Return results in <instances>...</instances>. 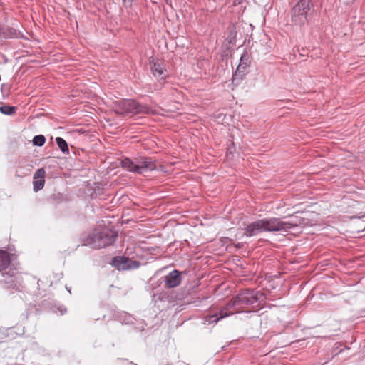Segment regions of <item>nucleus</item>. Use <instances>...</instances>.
Masks as SVG:
<instances>
[{
    "mask_svg": "<svg viewBox=\"0 0 365 365\" xmlns=\"http://www.w3.org/2000/svg\"><path fill=\"white\" fill-rule=\"evenodd\" d=\"M301 223L302 218L297 216H291L287 221L276 217L262 219L250 223L245 228L244 235L247 237H253L262 232H287Z\"/></svg>",
    "mask_w": 365,
    "mask_h": 365,
    "instance_id": "obj_1",
    "label": "nucleus"
},
{
    "mask_svg": "<svg viewBox=\"0 0 365 365\" xmlns=\"http://www.w3.org/2000/svg\"><path fill=\"white\" fill-rule=\"evenodd\" d=\"M262 297L260 292L254 289L242 290L227 304V307L221 309L218 314L206 317L205 321L209 324L217 323L220 319L232 314V312H227L228 308L232 307L236 312H240L247 305L257 307Z\"/></svg>",
    "mask_w": 365,
    "mask_h": 365,
    "instance_id": "obj_2",
    "label": "nucleus"
},
{
    "mask_svg": "<svg viewBox=\"0 0 365 365\" xmlns=\"http://www.w3.org/2000/svg\"><path fill=\"white\" fill-rule=\"evenodd\" d=\"M115 111L119 115L150 114L155 115V110L146 105L140 104L133 100H120L115 102Z\"/></svg>",
    "mask_w": 365,
    "mask_h": 365,
    "instance_id": "obj_3",
    "label": "nucleus"
},
{
    "mask_svg": "<svg viewBox=\"0 0 365 365\" xmlns=\"http://www.w3.org/2000/svg\"><path fill=\"white\" fill-rule=\"evenodd\" d=\"M117 233L111 230L104 229L101 231L95 230L89 240L91 246L101 249L112 245L117 238Z\"/></svg>",
    "mask_w": 365,
    "mask_h": 365,
    "instance_id": "obj_4",
    "label": "nucleus"
},
{
    "mask_svg": "<svg viewBox=\"0 0 365 365\" xmlns=\"http://www.w3.org/2000/svg\"><path fill=\"white\" fill-rule=\"evenodd\" d=\"M312 6L310 0H300L292 8L291 19L298 26H302L307 20V14Z\"/></svg>",
    "mask_w": 365,
    "mask_h": 365,
    "instance_id": "obj_5",
    "label": "nucleus"
},
{
    "mask_svg": "<svg viewBox=\"0 0 365 365\" xmlns=\"http://www.w3.org/2000/svg\"><path fill=\"white\" fill-rule=\"evenodd\" d=\"M112 264L118 269L123 270L137 269L140 264L139 262L124 256L115 257L113 259Z\"/></svg>",
    "mask_w": 365,
    "mask_h": 365,
    "instance_id": "obj_6",
    "label": "nucleus"
},
{
    "mask_svg": "<svg viewBox=\"0 0 365 365\" xmlns=\"http://www.w3.org/2000/svg\"><path fill=\"white\" fill-rule=\"evenodd\" d=\"M135 173L143 174L156 168L155 163L150 158L141 157L135 158Z\"/></svg>",
    "mask_w": 365,
    "mask_h": 365,
    "instance_id": "obj_7",
    "label": "nucleus"
},
{
    "mask_svg": "<svg viewBox=\"0 0 365 365\" xmlns=\"http://www.w3.org/2000/svg\"><path fill=\"white\" fill-rule=\"evenodd\" d=\"M250 56L247 53L242 54L240 59V63L237 68V70L232 76L233 81L237 78H242V77L245 76L246 69L250 66Z\"/></svg>",
    "mask_w": 365,
    "mask_h": 365,
    "instance_id": "obj_8",
    "label": "nucleus"
},
{
    "mask_svg": "<svg viewBox=\"0 0 365 365\" xmlns=\"http://www.w3.org/2000/svg\"><path fill=\"white\" fill-rule=\"evenodd\" d=\"M182 281L180 273L178 270H173L165 277V284L168 288H173L178 286Z\"/></svg>",
    "mask_w": 365,
    "mask_h": 365,
    "instance_id": "obj_9",
    "label": "nucleus"
},
{
    "mask_svg": "<svg viewBox=\"0 0 365 365\" xmlns=\"http://www.w3.org/2000/svg\"><path fill=\"white\" fill-rule=\"evenodd\" d=\"M151 71L154 76L164 79L167 76V71L163 64L155 62H150Z\"/></svg>",
    "mask_w": 365,
    "mask_h": 365,
    "instance_id": "obj_10",
    "label": "nucleus"
},
{
    "mask_svg": "<svg viewBox=\"0 0 365 365\" xmlns=\"http://www.w3.org/2000/svg\"><path fill=\"white\" fill-rule=\"evenodd\" d=\"M11 255L6 251L0 250V271L6 270L11 262Z\"/></svg>",
    "mask_w": 365,
    "mask_h": 365,
    "instance_id": "obj_11",
    "label": "nucleus"
},
{
    "mask_svg": "<svg viewBox=\"0 0 365 365\" xmlns=\"http://www.w3.org/2000/svg\"><path fill=\"white\" fill-rule=\"evenodd\" d=\"M121 165L122 167L127 170L135 173V160L132 161L128 158H125L121 161Z\"/></svg>",
    "mask_w": 365,
    "mask_h": 365,
    "instance_id": "obj_12",
    "label": "nucleus"
},
{
    "mask_svg": "<svg viewBox=\"0 0 365 365\" xmlns=\"http://www.w3.org/2000/svg\"><path fill=\"white\" fill-rule=\"evenodd\" d=\"M16 110V107L4 105L0 107V112L4 115H11Z\"/></svg>",
    "mask_w": 365,
    "mask_h": 365,
    "instance_id": "obj_13",
    "label": "nucleus"
},
{
    "mask_svg": "<svg viewBox=\"0 0 365 365\" xmlns=\"http://www.w3.org/2000/svg\"><path fill=\"white\" fill-rule=\"evenodd\" d=\"M56 143L59 148V149L63 152V153H66V152H68V145H67V143L66 142V140H64L61 137H57L56 138Z\"/></svg>",
    "mask_w": 365,
    "mask_h": 365,
    "instance_id": "obj_14",
    "label": "nucleus"
},
{
    "mask_svg": "<svg viewBox=\"0 0 365 365\" xmlns=\"http://www.w3.org/2000/svg\"><path fill=\"white\" fill-rule=\"evenodd\" d=\"M45 180L44 179L36 180L33 182L34 190L35 192H38L43 189L44 186Z\"/></svg>",
    "mask_w": 365,
    "mask_h": 365,
    "instance_id": "obj_15",
    "label": "nucleus"
},
{
    "mask_svg": "<svg viewBox=\"0 0 365 365\" xmlns=\"http://www.w3.org/2000/svg\"><path fill=\"white\" fill-rule=\"evenodd\" d=\"M45 141H46V138L42 135H36L33 138L34 145H37V146H42L45 143Z\"/></svg>",
    "mask_w": 365,
    "mask_h": 365,
    "instance_id": "obj_16",
    "label": "nucleus"
},
{
    "mask_svg": "<svg viewBox=\"0 0 365 365\" xmlns=\"http://www.w3.org/2000/svg\"><path fill=\"white\" fill-rule=\"evenodd\" d=\"M45 177V170L43 168L38 169L34 173V178L36 180L44 179Z\"/></svg>",
    "mask_w": 365,
    "mask_h": 365,
    "instance_id": "obj_17",
    "label": "nucleus"
},
{
    "mask_svg": "<svg viewBox=\"0 0 365 365\" xmlns=\"http://www.w3.org/2000/svg\"><path fill=\"white\" fill-rule=\"evenodd\" d=\"M18 273V271H17V269L16 267L14 268H12L11 267L9 268V270L5 273L3 274V275L4 274H7L10 277H14L15 276L16 274H17Z\"/></svg>",
    "mask_w": 365,
    "mask_h": 365,
    "instance_id": "obj_18",
    "label": "nucleus"
},
{
    "mask_svg": "<svg viewBox=\"0 0 365 365\" xmlns=\"http://www.w3.org/2000/svg\"><path fill=\"white\" fill-rule=\"evenodd\" d=\"M165 2L167 4H171V1L170 0H165Z\"/></svg>",
    "mask_w": 365,
    "mask_h": 365,
    "instance_id": "obj_19",
    "label": "nucleus"
}]
</instances>
